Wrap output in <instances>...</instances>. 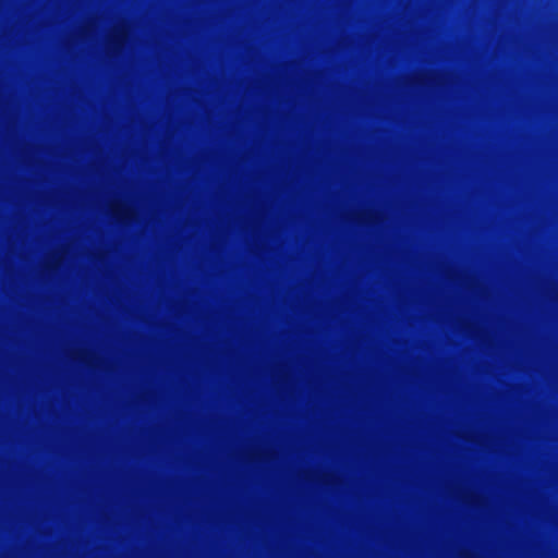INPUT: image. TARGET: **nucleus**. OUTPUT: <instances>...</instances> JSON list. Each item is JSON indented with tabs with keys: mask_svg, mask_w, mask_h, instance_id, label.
I'll return each mask as SVG.
<instances>
[{
	"mask_svg": "<svg viewBox=\"0 0 558 558\" xmlns=\"http://www.w3.org/2000/svg\"><path fill=\"white\" fill-rule=\"evenodd\" d=\"M129 38V29L124 23L114 24L106 37V50L110 57L119 56Z\"/></svg>",
	"mask_w": 558,
	"mask_h": 558,
	"instance_id": "1",
	"label": "nucleus"
},
{
	"mask_svg": "<svg viewBox=\"0 0 558 558\" xmlns=\"http://www.w3.org/2000/svg\"><path fill=\"white\" fill-rule=\"evenodd\" d=\"M108 214L118 222L130 223L136 220V209L122 201L114 199L108 204Z\"/></svg>",
	"mask_w": 558,
	"mask_h": 558,
	"instance_id": "2",
	"label": "nucleus"
},
{
	"mask_svg": "<svg viewBox=\"0 0 558 558\" xmlns=\"http://www.w3.org/2000/svg\"><path fill=\"white\" fill-rule=\"evenodd\" d=\"M63 259L64 254L62 252H51L46 256L45 265L49 269L57 270L62 265Z\"/></svg>",
	"mask_w": 558,
	"mask_h": 558,
	"instance_id": "3",
	"label": "nucleus"
},
{
	"mask_svg": "<svg viewBox=\"0 0 558 558\" xmlns=\"http://www.w3.org/2000/svg\"><path fill=\"white\" fill-rule=\"evenodd\" d=\"M73 357L80 362L86 363L88 365L94 364V355L84 349H78L73 352Z\"/></svg>",
	"mask_w": 558,
	"mask_h": 558,
	"instance_id": "4",
	"label": "nucleus"
},
{
	"mask_svg": "<svg viewBox=\"0 0 558 558\" xmlns=\"http://www.w3.org/2000/svg\"><path fill=\"white\" fill-rule=\"evenodd\" d=\"M356 220L361 223H368L373 221V215L369 211L363 210L356 214Z\"/></svg>",
	"mask_w": 558,
	"mask_h": 558,
	"instance_id": "5",
	"label": "nucleus"
},
{
	"mask_svg": "<svg viewBox=\"0 0 558 558\" xmlns=\"http://www.w3.org/2000/svg\"><path fill=\"white\" fill-rule=\"evenodd\" d=\"M93 31V25L87 23L81 27L82 36H87Z\"/></svg>",
	"mask_w": 558,
	"mask_h": 558,
	"instance_id": "6",
	"label": "nucleus"
}]
</instances>
